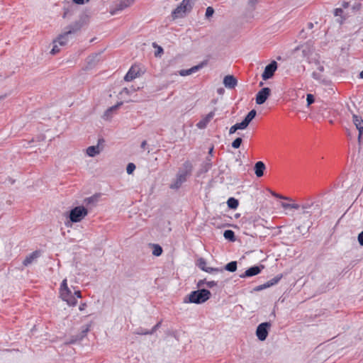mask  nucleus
<instances>
[{
  "mask_svg": "<svg viewBox=\"0 0 363 363\" xmlns=\"http://www.w3.org/2000/svg\"><path fill=\"white\" fill-rule=\"evenodd\" d=\"M153 250H152V255L155 256H160L162 253V248L157 244H153Z\"/></svg>",
  "mask_w": 363,
  "mask_h": 363,
  "instance_id": "nucleus-26",
  "label": "nucleus"
},
{
  "mask_svg": "<svg viewBox=\"0 0 363 363\" xmlns=\"http://www.w3.org/2000/svg\"><path fill=\"white\" fill-rule=\"evenodd\" d=\"M264 266H253L247 269L243 274L240 275V278L251 277L259 274Z\"/></svg>",
  "mask_w": 363,
  "mask_h": 363,
  "instance_id": "nucleus-13",
  "label": "nucleus"
},
{
  "mask_svg": "<svg viewBox=\"0 0 363 363\" xmlns=\"http://www.w3.org/2000/svg\"><path fill=\"white\" fill-rule=\"evenodd\" d=\"M135 333L137 335H150V331L148 330L140 328L135 331Z\"/></svg>",
  "mask_w": 363,
  "mask_h": 363,
  "instance_id": "nucleus-31",
  "label": "nucleus"
},
{
  "mask_svg": "<svg viewBox=\"0 0 363 363\" xmlns=\"http://www.w3.org/2000/svg\"><path fill=\"white\" fill-rule=\"evenodd\" d=\"M214 115L215 113L213 111H211L209 113H208L203 118H202L199 123H197L196 127L199 129L205 128L208 124V123L213 118Z\"/></svg>",
  "mask_w": 363,
  "mask_h": 363,
  "instance_id": "nucleus-16",
  "label": "nucleus"
},
{
  "mask_svg": "<svg viewBox=\"0 0 363 363\" xmlns=\"http://www.w3.org/2000/svg\"><path fill=\"white\" fill-rule=\"evenodd\" d=\"M235 124L238 127V130H244L249 125L244 121H242L240 123H237Z\"/></svg>",
  "mask_w": 363,
  "mask_h": 363,
  "instance_id": "nucleus-34",
  "label": "nucleus"
},
{
  "mask_svg": "<svg viewBox=\"0 0 363 363\" xmlns=\"http://www.w3.org/2000/svg\"><path fill=\"white\" fill-rule=\"evenodd\" d=\"M161 325V322L157 323L150 331V335H152Z\"/></svg>",
  "mask_w": 363,
  "mask_h": 363,
  "instance_id": "nucleus-39",
  "label": "nucleus"
},
{
  "mask_svg": "<svg viewBox=\"0 0 363 363\" xmlns=\"http://www.w3.org/2000/svg\"><path fill=\"white\" fill-rule=\"evenodd\" d=\"M348 6H349V3H348V2H343V4H342V6H343L345 9L347 8V7H348Z\"/></svg>",
  "mask_w": 363,
  "mask_h": 363,
  "instance_id": "nucleus-57",
  "label": "nucleus"
},
{
  "mask_svg": "<svg viewBox=\"0 0 363 363\" xmlns=\"http://www.w3.org/2000/svg\"><path fill=\"white\" fill-rule=\"evenodd\" d=\"M270 328L271 323L269 322L262 323L257 326L256 335L260 341H264L267 339Z\"/></svg>",
  "mask_w": 363,
  "mask_h": 363,
  "instance_id": "nucleus-7",
  "label": "nucleus"
},
{
  "mask_svg": "<svg viewBox=\"0 0 363 363\" xmlns=\"http://www.w3.org/2000/svg\"><path fill=\"white\" fill-rule=\"evenodd\" d=\"M135 169V165L133 163H129L126 167V172L128 174H132Z\"/></svg>",
  "mask_w": 363,
  "mask_h": 363,
  "instance_id": "nucleus-32",
  "label": "nucleus"
},
{
  "mask_svg": "<svg viewBox=\"0 0 363 363\" xmlns=\"http://www.w3.org/2000/svg\"><path fill=\"white\" fill-rule=\"evenodd\" d=\"M206 63L205 62H202L200 64L194 66L190 68V72H191V74H194L201 69Z\"/></svg>",
  "mask_w": 363,
  "mask_h": 363,
  "instance_id": "nucleus-29",
  "label": "nucleus"
},
{
  "mask_svg": "<svg viewBox=\"0 0 363 363\" xmlns=\"http://www.w3.org/2000/svg\"><path fill=\"white\" fill-rule=\"evenodd\" d=\"M79 339L78 338H72L70 340L67 341L66 344H74Z\"/></svg>",
  "mask_w": 363,
  "mask_h": 363,
  "instance_id": "nucleus-52",
  "label": "nucleus"
},
{
  "mask_svg": "<svg viewBox=\"0 0 363 363\" xmlns=\"http://www.w3.org/2000/svg\"><path fill=\"white\" fill-rule=\"evenodd\" d=\"M262 85H263V82H260L259 86H262Z\"/></svg>",
  "mask_w": 363,
  "mask_h": 363,
  "instance_id": "nucleus-61",
  "label": "nucleus"
},
{
  "mask_svg": "<svg viewBox=\"0 0 363 363\" xmlns=\"http://www.w3.org/2000/svg\"><path fill=\"white\" fill-rule=\"evenodd\" d=\"M237 130H238V127H237L236 124H235L230 128L229 134L232 135V134L235 133Z\"/></svg>",
  "mask_w": 363,
  "mask_h": 363,
  "instance_id": "nucleus-41",
  "label": "nucleus"
},
{
  "mask_svg": "<svg viewBox=\"0 0 363 363\" xmlns=\"http://www.w3.org/2000/svg\"><path fill=\"white\" fill-rule=\"evenodd\" d=\"M257 114V112L255 110L252 109L251 110L247 115L245 117L244 121L249 125L250 123L252 121V119L255 117Z\"/></svg>",
  "mask_w": 363,
  "mask_h": 363,
  "instance_id": "nucleus-22",
  "label": "nucleus"
},
{
  "mask_svg": "<svg viewBox=\"0 0 363 363\" xmlns=\"http://www.w3.org/2000/svg\"><path fill=\"white\" fill-rule=\"evenodd\" d=\"M242 138H237L233 143H232V147L235 149H238L240 147V145L242 143Z\"/></svg>",
  "mask_w": 363,
  "mask_h": 363,
  "instance_id": "nucleus-30",
  "label": "nucleus"
},
{
  "mask_svg": "<svg viewBox=\"0 0 363 363\" xmlns=\"http://www.w3.org/2000/svg\"><path fill=\"white\" fill-rule=\"evenodd\" d=\"M359 77L363 79V70L359 73Z\"/></svg>",
  "mask_w": 363,
  "mask_h": 363,
  "instance_id": "nucleus-60",
  "label": "nucleus"
},
{
  "mask_svg": "<svg viewBox=\"0 0 363 363\" xmlns=\"http://www.w3.org/2000/svg\"><path fill=\"white\" fill-rule=\"evenodd\" d=\"M53 43H54V45L51 50V53L55 55V54L59 52L60 48H58V45H59L58 43H56V40H54Z\"/></svg>",
  "mask_w": 363,
  "mask_h": 363,
  "instance_id": "nucleus-35",
  "label": "nucleus"
},
{
  "mask_svg": "<svg viewBox=\"0 0 363 363\" xmlns=\"http://www.w3.org/2000/svg\"><path fill=\"white\" fill-rule=\"evenodd\" d=\"M223 236L226 240L230 241H235V233L232 230H226L224 231Z\"/></svg>",
  "mask_w": 363,
  "mask_h": 363,
  "instance_id": "nucleus-23",
  "label": "nucleus"
},
{
  "mask_svg": "<svg viewBox=\"0 0 363 363\" xmlns=\"http://www.w3.org/2000/svg\"><path fill=\"white\" fill-rule=\"evenodd\" d=\"M122 104L121 103H119L115 106H113L111 107H110L109 108H108L105 113H104V118H108L110 116V114L115 110H116Z\"/></svg>",
  "mask_w": 363,
  "mask_h": 363,
  "instance_id": "nucleus-25",
  "label": "nucleus"
},
{
  "mask_svg": "<svg viewBox=\"0 0 363 363\" xmlns=\"http://www.w3.org/2000/svg\"><path fill=\"white\" fill-rule=\"evenodd\" d=\"M353 122L357 129L359 130V140L361 138L363 131V120L357 115H353Z\"/></svg>",
  "mask_w": 363,
  "mask_h": 363,
  "instance_id": "nucleus-17",
  "label": "nucleus"
},
{
  "mask_svg": "<svg viewBox=\"0 0 363 363\" xmlns=\"http://www.w3.org/2000/svg\"><path fill=\"white\" fill-rule=\"evenodd\" d=\"M272 195L276 197V198H279V199H284V200H288V201H291V199L290 198H288V197H286V196H281L278 194H276V193H273Z\"/></svg>",
  "mask_w": 363,
  "mask_h": 363,
  "instance_id": "nucleus-43",
  "label": "nucleus"
},
{
  "mask_svg": "<svg viewBox=\"0 0 363 363\" xmlns=\"http://www.w3.org/2000/svg\"><path fill=\"white\" fill-rule=\"evenodd\" d=\"M358 242L360 245L363 246V230L358 235Z\"/></svg>",
  "mask_w": 363,
  "mask_h": 363,
  "instance_id": "nucleus-44",
  "label": "nucleus"
},
{
  "mask_svg": "<svg viewBox=\"0 0 363 363\" xmlns=\"http://www.w3.org/2000/svg\"><path fill=\"white\" fill-rule=\"evenodd\" d=\"M211 292L205 289L191 291L189 295V301L185 302L200 304L208 301L211 297Z\"/></svg>",
  "mask_w": 363,
  "mask_h": 363,
  "instance_id": "nucleus-3",
  "label": "nucleus"
},
{
  "mask_svg": "<svg viewBox=\"0 0 363 363\" xmlns=\"http://www.w3.org/2000/svg\"><path fill=\"white\" fill-rule=\"evenodd\" d=\"M343 13V10L340 8H337L334 11V15L335 16H340Z\"/></svg>",
  "mask_w": 363,
  "mask_h": 363,
  "instance_id": "nucleus-42",
  "label": "nucleus"
},
{
  "mask_svg": "<svg viewBox=\"0 0 363 363\" xmlns=\"http://www.w3.org/2000/svg\"><path fill=\"white\" fill-rule=\"evenodd\" d=\"M213 13H214V9L212 7H211V6L207 7V9L206 10V18H209V17L212 16Z\"/></svg>",
  "mask_w": 363,
  "mask_h": 363,
  "instance_id": "nucleus-36",
  "label": "nucleus"
},
{
  "mask_svg": "<svg viewBox=\"0 0 363 363\" xmlns=\"http://www.w3.org/2000/svg\"><path fill=\"white\" fill-rule=\"evenodd\" d=\"M89 0H73V2L76 4H84L85 3L88 2Z\"/></svg>",
  "mask_w": 363,
  "mask_h": 363,
  "instance_id": "nucleus-45",
  "label": "nucleus"
},
{
  "mask_svg": "<svg viewBox=\"0 0 363 363\" xmlns=\"http://www.w3.org/2000/svg\"><path fill=\"white\" fill-rule=\"evenodd\" d=\"M217 92H218L219 94H223V92H224V89H223V88L218 89Z\"/></svg>",
  "mask_w": 363,
  "mask_h": 363,
  "instance_id": "nucleus-56",
  "label": "nucleus"
},
{
  "mask_svg": "<svg viewBox=\"0 0 363 363\" xmlns=\"http://www.w3.org/2000/svg\"><path fill=\"white\" fill-rule=\"evenodd\" d=\"M194 0H183L179 6H178L172 12V16L174 19L182 18L187 11H191Z\"/></svg>",
  "mask_w": 363,
  "mask_h": 363,
  "instance_id": "nucleus-4",
  "label": "nucleus"
},
{
  "mask_svg": "<svg viewBox=\"0 0 363 363\" xmlns=\"http://www.w3.org/2000/svg\"><path fill=\"white\" fill-rule=\"evenodd\" d=\"M281 207L284 209H288V208H290V203H281Z\"/></svg>",
  "mask_w": 363,
  "mask_h": 363,
  "instance_id": "nucleus-49",
  "label": "nucleus"
},
{
  "mask_svg": "<svg viewBox=\"0 0 363 363\" xmlns=\"http://www.w3.org/2000/svg\"><path fill=\"white\" fill-rule=\"evenodd\" d=\"M223 269L220 268H214V267H208L206 270V272L208 273H215V272H223Z\"/></svg>",
  "mask_w": 363,
  "mask_h": 363,
  "instance_id": "nucleus-33",
  "label": "nucleus"
},
{
  "mask_svg": "<svg viewBox=\"0 0 363 363\" xmlns=\"http://www.w3.org/2000/svg\"><path fill=\"white\" fill-rule=\"evenodd\" d=\"M206 280H200L199 281L198 284H197V286L198 287H201L202 286H203L204 284H206Z\"/></svg>",
  "mask_w": 363,
  "mask_h": 363,
  "instance_id": "nucleus-51",
  "label": "nucleus"
},
{
  "mask_svg": "<svg viewBox=\"0 0 363 363\" xmlns=\"http://www.w3.org/2000/svg\"><path fill=\"white\" fill-rule=\"evenodd\" d=\"M270 89L268 87L262 88L256 95V104L258 105L263 104L270 94Z\"/></svg>",
  "mask_w": 363,
  "mask_h": 363,
  "instance_id": "nucleus-12",
  "label": "nucleus"
},
{
  "mask_svg": "<svg viewBox=\"0 0 363 363\" xmlns=\"http://www.w3.org/2000/svg\"><path fill=\"white\" fill-rule=\"evenodd\" d=\"M133 2L134 0H119V2L116 5V7L111 11V14H116L118 11H122L130 6Z\"/></svg>",
  "mask_w": 363,
  "mask_h": 363,
  "instance_id": "nucleus-14",
  "label": "nucleus"
},
{
  "mask_svg": "<svg viewBox=\"0 0 363 363\" xmlns=\"http://www.w3.org/2000/svg\"><path fill=\"white\" fill-rule=\"evenodd\" d=\"M206 285L208 288H213V286H217V282L215 281H206Z\"/></svg>",
  "mask_w": 363,
  "mask_h": 363,
  "instance_id": "nucleus-40",
  "label": "nucleus"
},
{
  "mask_svg": "<svg viewBox=\"0 0 363 363\" xmlns=\"http://www.w3.org/2000/svg\"><path fill=\"white\" fill-rule=\"evenodd\" d=\"M87 214V209L82 206H79L70 211L69 218L71 222L78 223L80 222Z\"/></svg>",
  "mask_w": 363,
  "mask_h": 363,
  "instance_id": "nucleus-6",
  "label": "nucleus"
},
{
  "mask_svg": "<svg viewBox=\"0 0 363 363\" xmlns=\"http://www.w3.org/2000/svg\"><path fill=\"white\" fill-rule=\"evenodd\" d=\"M73 296H74L76 299H77V298H82L81 291H75L74 293L73 294Z\"/></svg>",
  "mask_w": 363,
  "mask_h": 363,
  "instance_id": "nucleus-47",
  "label": "nucleus"
},
{
  "mask_svg": "<svg viewBox=\"0 0 363 363\" xmlns=\"http://www.w3.org/2000/svg\"><path fill=\"white\" fill-rule=\"evenodd\" d=\"M162 52H163L162 48L161 47H160V46H159V47H158L157 52H156V53H155V55H156V56H157V55H158L159 53H162Z\"/></svg>",
  "mask_w": 363,
  "mask_h": 363,
  "instance_id": "nucleus-55",
  "label": "nucleus"
},
{
  "mask_svg": "<svg viewBox=\"0 0 363 363\" xmlns=\"http://www.w3.org/2000/svg\"><path fill=\"white\" fill-rule=\"evenodd\" d=\"M228 206L230 208L235 209L238 206V201L235 198H230L227 201Z\"/></svg>",
  "mask_w": 363,
  "mask_h": 363,
  "instance_id": "nucleus-24",
  "label": "nucleus"
},
{
  "mask_svg": "<svg viewBox=\"0 0 363 363\" xmlns=\"http://www.w3.org/2000/svg\"><path fill=\"white\" fill-rule=\"evenodd\" d=\"M198 267L202 270L206 272L208 267L206 266V262L203 258H199L197 261Z\"/></svg>",
  "mask_w": 363,
  "mask_h": 363,
  "instance_id": "nucleus-28",
  "label": "nucleus"
},
{
  "mask_svg": "<svg viewBox=\"0 0 363 363\" xmlns=\"http://www.w3.org/2000/svg\"><path fill=\"white\" fill-rule=\"evenodd\" d=\"M237 84L238 81L233 75H227L223 79V84L228 89H234Z\"/></svg>",
  "mask_w": 363,
  "mask_h": 363,
  "instance_id": "nucleus-15",
  "label": "nucleus"
},
{
  "mask_svg": "<svg viewBox=\"0 0 363 363\" xmlns=\"http://www.w3.org/2000/svg\"><path fill=\"white\" fill-rule=\"evenodd\" d=\"M315 65L317 66V70L312 73V77L320 83L328 84L329 81L323 74V72H324L323 65H321L319 62H316Z\"/></svg>",
  "mask_w": 363,
  "mask_h": 363,
  "instance_id": "nucleus-8",
  "label": "nucleus"
},
{
  "mask_svg": "<svg viewBox=\"0 0 363 363\" xmlns=\"http://www.w3.org/2000/svg\"><path fill=\"white\" fill-rule=\"evenodd\" d=\"M301 207V206L298 205V203H290V208L298 209Z\"/></svg>",
  "mask_w": 363,
  "mask_h": 363,
  "instance_id": "nucleus-46",
  "label": "nucleus"
},
{
  "mask_svg": "<svg viewBox=\"0 0 363 363\" xmlns=\"http://www.w3.org/2000/svg\"><path fill=\"white\" fill-rule=\"evenodd\" d=\"M86 308V303H82L79 305V311H84Z\"/></svg>",
  "mask_w": 363,
  "mask_h": 363,
  "instance_id": "nucleus-50",
  "label": "nucleus"
},
{
  "mask_svg": "<svg viewBox=\"0 0 363 363\" xmlns=\"http://www.w3.org/2000/svg\"><path fill=\"white\" fill-rule=\"evenodd\" d=\"M100 152H101V150H100L99 145L89 146L86 150V155L89 157H95L96 155H99L100 153Z\"/></svg>",
  "mask_w": 363,
  "mask_h": 363,
  "instance_id": "nucleus-19",
  "label": "nucleus"
},
{
  "mask_svg": "<svg viewBox=\"0 0 363 363\" xmlns=\"http://www.w3.org/2000/svg\"><path fill=\"white\" fill-rule=\"evenodd\" d=\"M193 167L189 161H186L179 169L176 178L169 185L171 189L177 190L187 180V177L191 174Z\"/></svg>",
  "mask_w": 363,
  "mask_h": 363,
  "instance_id": "nucleus-1",
  "label": "nucleus"
},
{
  "mask_svg": "<svg viewBox=\"0 0 363 363\" xmlns=\"http://www.w3.org/2000/svg\"><path fill=\"white\" fill-rule=\"evenodd\" d=\"M306 101H307L308 106H310L311 104H312L314 102L313 95L311 94H307Z\"/></svg>",
  "mask_w": 363,
  "mask_h": 363,
  "instance_id": "nucleus-37",
  "label": "nucleus"
},
{
  "mask_svg": "<svg viewBox=\"0 0 363 363\" xmlns=\"http://www.w3.org/2000/svg\"><path fill=\"white\" fill-rule=\"evenodd\" d=\"M40 256V253L38 251H35L28 255L23 262V264L26 267L32 264Z\"/></svg>",
  "mask_w": 363,
  "mask_h": 363,
  "instance_id": "nucleus-18",
  "label": "nucleus"
},
{
  "mask_svg": "<svg viewBox=\"0 0 363 363\" xmlns=\"http://www.w3.org/2000/svg\"><path fill=\"white\" fill-rule=\"evenodd\" d=\"M88 330H89V328H86L85 330H84L82 331L83 335H82V337H81L79 339H82L84 336H85V335H86V333H87Z\"/></svg>",
  "mask_w": 363,
  "mask_h": 363,
  "instance_id": "nucleus-54",
  "label": "nucleus"
},
{
  "mask_svg": "<svg viewBox=\"0 0 363 363\" xmlns=\"http://www.w3.org/2000/svg\"><path fill=\"white\" fill-rule=\"evenodd\" d=\"M122 93H126V94H128L129 93V90L128 88H124L122 91Z\"/></svg>",
  "mask_w": 363,
  "mask_h": 363,
  "instance_id": "nucleus-59",
  "label": "nucleus"
},
{
  "mask_svg": "<svg viewBox=\"0 0 363 363\" xmlns=\"http://www.w3.org/2000/svg\"><path fill=\"white\" fill-rule=\"evenodd\" d=\"M264 169L265 165L262 162L259 161L255 164V174L257 177H261L262 176H263Z\"/></svg>",
  "mask_w": 363,
  "mask_h": 363,
  "instance_id": "nucleus-20",
  "label": "nucleus"
},
{
  "mask_svg": "<svg viewBox=\"0 0 363 363\" xmlns=\"http://www.w3.org/2000/svg\"><path fill=\"white\" fill-rule=\"evenodd\" d=\"M223 270H227V271H229L230 272H234L236 271L237 269V262L235 261H232L229 263H228L224 269H223Z\"/></svg>",
  "mask_w": 363,
  "mask_h": 363,
  "instance_id": "nucleus-21",
  "label": "nucleus"
},
{
  "mask_svg": "<svg viewBox=\"0 0 363 363\" xmlns=\"http://www.w3.org/2000/svg\"><path fill=\"white\" fill-rule=\"evenodd\" d=\"M146 145H147V142L145 140H143L140 145L141 148L145 149Z\"/></svg>",
  "mask_w": 363,
  "mask_h": 363,
  "instance_id": "nucleus-53",
  "label": "nucleus"
},
{
  "mask_svg": "<svg viewBox=\"0 0 363 363\" xmlns=\"http://www.w3.org/2000/svg\"><path fill=\"white\" fill-rule=\"evenodd\" d=\"M281 279V277H275L273 279L267 281L264 284H266L267 288H269L270 286H272L275 284H277L279 280Z\"/></svg>",
  "mask_w": 363,
  "mask_h": 363,
  "instance_id": "nucleus-27",
  "label": "nucleus"
},
{
  "mask_svg": "<svg viewBox=\"0 0 363 363\" xmlns=\"http://www.w3.org/2000/svg\"><path fill=\"white\" fill-rule=\"evenodd\" d=\"M302 212L303 214L314 215L319 216L321 215L322 211L318 202L306 201L301 205Z\"/></svg>",
  "mask_w": 363,
  "mask_h": 363,
  "instance_id": "nucleus-5",
  "label": "nucleus"
},
{
  "mask_svg": "<svg viewBox=\"0 0 363 363\" xmlns=\"http://www.w3.org/2000/svg\"><path fill=\"white\" fill-rule=\"evenodd\" d=\"M277 69V63L276 61H272L269 65H267L264 70L262 74V78L263 80H267L272 78L274 76L275 71Z\"/></svg>",
  "mask_w": 363,
  "mask_h": 363,
  "instance_id": "nucleus-9",
  "label": "nucleus"
},
{
  "mask_svg": "<svg viewBox=\"0 0 363 363\" xmlns=\"http://www.w3.org/2000/svg\"><path fill=\"white\" fill-rule=\"evenodd\" d=\"M257 0H249V4L251 5L255 4Z\"/></svg>",
  "mask_w": 363,
  "mask_h": 363,
  "instance_id": "nucleus-58",
  "label": "nucleus"
},
{
  "mask_svg": "<svg viewBox=\"0 0 363 363\" xmlns=\"http://www.w3.org/2000/svg\"><path fill=\"white\" fill-rule=\"evenodd\" d=\"M267 289L266 284H263L262 285H259V286H257L256 290L257 291H261V290H263V289Z\"/></svg>",
  "mask_w": 363,
  "mask_h": 363,
  "instance_id": "nucleus-48",
  "label": "nucleus"
},
{
  "mask_svg": "<svg viewBox=\"0 0 363 363\" xmlns=\"http://www.w3.org/2000/svg\"><path fill=\"white\" fill-rule=\"evenodd\" d=\"M179 74L181 76H187L191 74V72H190V69H182L179 71Z\"/></svg>",
  "mask_w": 363,
  "mask_h": 363,
  "instance_id": "nucleus-38",
  "label": "nucleus"
},
{
  "mask_svg": "<svg viewBox=\"0 0 363 363\" xmlns=\"http://www.w3.org/2000/svg\"><path fill=\"white\" fill-rule=\"evenodd\" d=\"M78 29L79 28H70L69 30L59 35V37L56 39V43H58L59 45L60 46L65 45L69 41V35L75 33Z\"/></svg>",
  "mask_w": 363,
  "mask_h": 363,
  "instance_id": "nucleus-11",
  "label": "nucleus"
},
{
  "mask_svg": "<svg viewBox=\"0 0 363 363\" xmlns=\"http://www.w3.org/2000/svg\"><path fill=\"white\" fill-rule=\"evenodd\" d=\"M141 68L139 65H133L124 77V79L126 82H130L135 78L138 77L141 74Z\"/></svg>",
  "mask_w": 363,
  "mask_h": 363,
  "instance_id": "nucleus-10",
  "label": "nucleus"
},
{
  "mask_svg": "<svg viewBox=\"0 0 363 363\" xmlns=\"http://www.w3.org/2000/svg\"><path fill=\"white\" fill-rule=\"evenodd\" d=\"M60 296L69 306H75L77 303V301L67 286V279H63L60 284Z\"/></svg>",
  "mask_w": 363,
  "mask_h": 363,
  "instance_id": "nucleus-2",
  "label": "nucleus"
}]
</instances>
